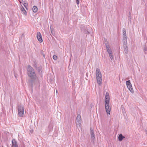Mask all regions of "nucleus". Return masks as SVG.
I'll use <instances>...</instances> for the list:
<instances>
[{
  "instance_id": "7c9ffc66",
  "label": "nucleus",
  "mask_w": 147,
  "mask_h": 147,
  "mask_svg": "<svg viewBox=\"0 0 147 147\" xmlns=\"http://www.w3.org/2000/svg\"><path fill=\"white\" fill-rule=\"evenodd\" d=\"M42 54L43 57H44V58H45V55L44 53H43V52L42 51Z\"/></svg>"
},
{
  "instance_id": "c756f323",
  "label": "nucleus",
  "mask_w": 147,
  "mask_h": 147,
  "mask_svg": "<svg viewBox=\"0 0 147 147\" xmlns=\"http://www.w3.org/2000/svg\"><path fill=\"white\" fill-rule=\"evenodd\" d=\"M121 108L122 109V112L123 113L124 112V111H125V109L123 107L121 106Z\"/></svg>"
},
{
  "instance_id": "c9c22d12",
  "label": "nucleus",
  "mask_w": 147,
  "mask_h": 147,
  "mask_svg": "<svg viewBox=\"0 0 147 147\" xmlns=\"http://www.w3.org/2000/svg\"><path fill=\"white\" fill-rule=\"evenodd\" d=\"M15 75V77H16V78H17V77L16 76V75H15H15Z\"/></svg>"
},
{
  "instance_id": "423d86ee",
  "label": "nucleus",
  "mask_w": 147,
  "mask_h": 147,
  "mask_svg": "<svg viewBox=\"0 0 147 147\" xmlns=\"http://www.w3.org/2000/svg\"><path fill=\"white\" fill-rule=\"evenodd\" d=\"M37 38L40 42H42V35L40 32H38L37 33Z\"/></svg>"
},
{
  "instance_id": "bb28decb",
  "label": "nucleus",
  "mask_w": 147,
  "mask_h": 147,
  "mask_svg": "<svg viewBox=\"0 0 147 147\" xmlns=\"http://www.w3.org/2000/svg\"><path fill=\"white\" fill-rule=\"evenodd\" d=\"M123 38H127L126 34H123Z\"/></svg>"
},
{
  "instance_id": "7ed1b4c3",
  "label": "nucleus",
  "mask_w": 147,
  "mask_h": 147,
  "mask_svg": "<svg viewBox=\"0 0 147 147\" xmlns=\"http://www.w3.org/2000/svg\"><path fill=\"white\" fill-rule=\"evenodd\" d=\"M18 114L21 117H23L24 115V108L20 105L17 106Z\"/></svg>"
},
{
  "instance_id": "9d476101",
  "label": "nucleus",
  "mask_w": 147,
  "mask_h": 147,
  "mask_svg": "<svg viewBox=\"0 0 147 147\" xmlns=\"http://www.w3.org/2000/svg\"><path fill=\"white\" fill-rule=\"evenodd\" d=\"M42 67L41 65L39 66L38 67H36V69L37 70L39 74L40 75H42Z\"/></svg>"
},
{
  "instance_id": "dca6fc26",
  "label": "nucleus",
  "mask_w": 147,
  "mask_h": 147,
  "mask_svg": "<svg viewBox=\"0 0 147 147\" xmlns=\"http://www.w3.org/2000/svg\"><path fill=\"white\" fill-rule=\"evenodd\" d=\"M32 10L34 12L36 13L38 11V8L36 6H34L33 7Z\"/></svg>"
},
{
  "instance_id": "e433bc0d",
  "label": "nucleus",
  "mask_w": 147,
  "mask_h": 147,
  "mask_svg": "<svg viewBox=\"0 0 147 147\" xmlns=\"http://www.w3.org/2000/svg\"><path fill=\"white\" fill-rule=\"evenodd\" d=\"M27 10H28V9L27 8V7H26V8Z\"/></svg>"
},
{
  "instance_id": "20e7f679",
  "label": "nucleus",
  "mask_w": 147,
  "mask_h": 147,
  "mask_svg": "<svg viewBox=\"0 0 147 147\" xmlns=\"http://www.w3.org/2000/svg\"><path fill=\"white\" fill-rule=\"evenodd\" d=\"M105 109L106 110L107 114H110L111 111V108L109 106V103L107 102L105 103Z\"/></svg>"
},
{
  "instance_id": "1a4fd4ad",
  "label": "nucleus",
  "mask_w": 147,
  "mask_h": 147,
  "mask_svg": "<svg viewBox=\"0 0 147 147\" xmlns=\"http://www.w3.org/2000/svg\"><path fill=\"white\" fill-rule=\"evenodd\" d=\"M11 147H18L17 142L15 139H13L12 140Z\"/></svg>"
},
{
  "instance_id": "f257e3e1",
  "label": "nucleus",
  "mask_w": 147,
  "mask_h": 147,
  "mask_svg": "<svg viewBox=\"0 0 147 147\" xmlns=\"http://www.w3.org/2000/svg\"><path fill=\"white\" fill-rule=\"evenodd\" d=\"M27 69V74L30 79L28 80L29 85L32 88L33 85L35 83L36 79L37 76L35 73L34 70L32 66L30 65L28 66Z\"/></svg>"
},
{
  "instance_id": "2eb2a0df",
  "label": "nucleus",
  "mask_w": 147,
  "mask_h": 147,
  "mask_svg": "<svg viewBox=\"0 0 147 147\" xmlns=\"http://www.w3.org/2000/svg\"><path fill=\"white\" fill-rule=\"evenodd\" d=\"M107 46H106V48L107 49V50L108 53L109 54V53H113L112 51L111 48L109 47V46L107 47Z\"/></svg>"
},
{
  "instance_id": "6e6552de",
  "label": "nucleus",
  "mask_w": 147,
  "mask_h": 147,
  "mask_svg": "<svg viewBox=\"0 0 147 147\" xmlns=\"http://www.w3.org/2000/svg\"><path fill=\"white\" fill-rule=\"evenodd\" d=\"M20 7L21 8V11L22 14H24L25 16L27 15V13L24 8L21 4L20 5Z\"/></svg>"
},
{
  "instance_id": "b1692460",
  "label": "nucleus",
  "mask_w": 147,
  "mask_h": 147,
  "mask_svg": "<svg viewBox=\"0 0 147 147\" xmlns=\"http://www.w3.org/2000/svg\"><path fill=\"white\" fill-rule=\"evenodd\" d=\"M53 59L55 60H56L57 59V56L56 55H54L53 56Z\"/></svg>"
},
{
  "instance_id": "473e14b6",
  "label": "nucleus",
  "mask_w": 147,
  "mask_h": 147,
  "mask_svg": "<svg viewBox=\"0 0 147 147\" xmlns=\"http://www.w3.org/2000/svg\"><path fill=\"white\" fill-rule=\"evenodd\" d=\"M34 67H35V68L36 69V67H37V65H36V63L35 64V65H34Z\"/></svg>"
},
{
  "instance_id": "f704fd0d",
  "label": "nucleus",
  "mask_w": 147,
  "mask_h": 147,
  "mask_svg": "<svg viewBox=\"0 0 147 147\" xmlns=\"http://www.w3.org/2000/svg\"><path fill=\"white\" fill-rule=\"evenodd\" d=\"M129 16H130V15H131V13H130V12H129Z\"/></svg>"
},
{
  "instance_id": "aec40b11",
  "label": "nucleus",
  "mask_w": 147,
  "mask_h": 147,
  "mask_svg": "<svg viewBox=\"0 0 147 147\" xmlns=\"http://www.w3.org/2000/svg\"><path fill=\"white\" fill-rule=\"evenodd\" d=\"M81 30L84 33L86 34H90V32L88 31L86 29H81Z\"/></svg>"
},
{
  "instance_id": "f03ea898",
  "label": "nucleus",
  "mask_w": 147,
  "mask_h": 147,
  "mask_svg": "<svg viewBox=\"0 0 147 147\" xmlns=\"http://www.w3.org/2000/svg\"><path fill=\"white\" fill-rule=\"evenodd\" d=\"M96 75L98 84L99 86L101 85L102 81V76L100 70L98 68L96 69Z\"/></svg>"
},
{
  "instance_id": "393cba45",
  "label": "nucleus",
  "mask_w": 147,
  "mask_h": 147,
  "mask_svg": "<svg viewBox=\"0 0 147 147\" xmlns=\"http://www.w3.org/2000/svg\"><path fill=\"white\" fill-rule=\"evenodd\" d=\"M23 4L25 8H26V7H28V5L27 3L24 2V3H23Z\"/></svg>"
},
{
  "instance_id": "4be33fe9",
  "label": "nucleus",
  "mask_w": 147,
  "mask_h": 147,
  "mask_svg": "<svg viewBox=\"0 0 147 147\" xmlns=\"http://www.w3.org/2000/svg\"><path fill=\"white\" fill-rule=\"evenodd\" d=\"M126 84L127 86L129 85H131V83L130 80H129L127 81L126 82Z\"/></svg>"
},
{
  "instance_id": "ddd939ff",
  "label": "nucleus",
  "mask_w": 147,
  "mask_h": 147,
  "mask_svg": "<svg viewBox=\"0 0 147 147\" xmlns=\"http://www.w3.org/2000/svg\"><path fill=\"white\" fill-rule=\"evenodd\" d=\"M123 45H127V38H123Z\"/></svg>"
},
{
  "instance_id": "72a5a7b5",
  "label": "nucleus",
  "mask_w": 147,
  "mask_h": 147,
  "mask_svg": "<svg viewBox=\"0 0 147 147\" xmlns=\"http://www.w3.org/2000/svg\"><path fill=\"white\" fill-rule=\"evenodd\" d=\"M128 18L129 19H130V20H131V16H129Z\"/></svg>"
},
{
  "instance_id": "f8f14e48",
  "label": "nucleus",
  "mask_w": 147,
  "mask_h": 147,
  "mask_svg": "<svg viewBox=\"0 0 147 147\" xmlns=\"http://www.w3.org/2000/svg\"><path fill=\"white\" fill-rule=\"evenodd\" d=\"M124 50L125 53L126 54H127L128 53V47L127 45H123Z\"/></svg>"
},
{
  "instance_id": "c85d7f7f",
  "label": "nucleus",
  "mask_w": 147,
  "mask_h": 147,
  "mask_svg": "<svg viewBox=\"0 0 147 147\" xmlns=\"http://www.w3.org/2000/svg\"><path fill=\"white\" fill-rule=\"evenodd\" d=\"M76 3L77 5H78L80 3L79 0H76Z\"/></svg>"
},
{
  "instance_id": "a878e982",
  "label": "nucleus",
  "mask_w": 147,
  "mask_h": 147,
  "mask_svg": "<svg viewBox=\"0 0 147 147\" xmlns=\"http://www.w3.org/2000/svg\"><path fill=\"white\" fill-rule=\"evenodd\" d=\"M123 34H126V30L124 28L123 29Z\"/></svg>"
},
{
  "instance_id": "39448f33",
  "label": "nucleus",
  "mask_w": 147,
  "mask_h": 147,
  "mask_svg": "<svg viewBox=\"0 0 147 147\" xmlns=\"http://www.w3.org/2000/svg\"><path fill=\"white\" fill-rule=\"evenodd\" d=\"M76 124L79 125V126L80 125L81 123V115H78L76 117Z\"/></svg>"
},
{
  "instance_id": "6ab92c4d",
  "label": "nucleus",
  "mask_w": 147,
  "mask_h": 147,
  "mask_svg": "<svg viewBox=\"0 0 147 147\" xmlns=\"http://www.w3.org/2000/svg\"><path fill=\"white\" fill-rule=\"evenodd\" d=\"M53 126L49 124L48 126V130L49 132L52 130Z\"/></svg>"
},
{
  "instance_id": "4468645a",
  "label": "nucleus",
  "mask_w": 147,
  "mask_h": 147,
  "mask_svg": "<svg viewBox=\"0 0 147 147\" xmlns=\"http://www.w3.org/2000/svg\"><path fill=\"white\" fill-rule=\"evenodd\" d=\"M127 88L129 89V90L132 93H134V90L132 88L131 84V85H129L127 86Z\"/></svg>"
},
{
  "instance_id": "412c9836",
  "label": "nucleus",
  "mask_w": 147,
  "mask_h": 147,
  "mask_svg": "<svg viewBox=\"0 0 147 147\" xmlns=\"http://www.w3.org/2000/svg\"><path fill=\"white\" fill-rule=\"evenodd\" d=\"M144 51L145 54H147V48L146 46H144Z\"/></svg>"
},
{
  "instance_id": "a211bd4d",
  "label": "nucleus",
  "mask_w": 147,
  "mask_h": 147,
  "mask_svg": "<svg viewBox=\"0 0 147 147\" xmlns=\"http://www.w3.org/2000/svg\"><path fill=\"white\" fill-rule=\"evenodd\" d=\"M105 103L107 102L108 103H109L110 102V98L109 97H105Z\"/></svg>"
},
{
  "instance_id": "0eeeda50",
  "label": "nucleus",
  "mask_w": 147,
  "mask_h": 147,
  "mask_svg": "<svg viewBox=\"0 0 147 147\" xmlns=\"http://www.w3.org/2000/svg\"><path fill=\"white\" fill-rule=\"evenodd\" d=\"M90 136L93 140L95 139V136L94 134V131L92 127H90Z\"/></svg>"
},
{
  "instance_id": "5701e85b",
  "label": "nucleus",
  "mask_w": 147,
  "mask_h": 147,
  "mask_svg": "<svg viewBox=\"0 0 147 147\" xmlns=\"http://www.w3.org/2000/svg\"><path fill=\"white\" fill-rule=\"evenodd\" d=\"M109 57L111 58V59L112 60H113L114 59V58H113V53H109Z\"/></svg>"
},
{
  "instance_id": "f3484780",
  "label": "nucleus",
  "mask_w": 147,
  "mask_h": 147,
  "mask_svg": "<svg viewBox=\"0 0 147 147\" xmlns=\"http://www.w3.org/2000/svg\"><path fill=\"white\" fill-rule=\"evenodd\" d=\"M104 41L105 42V45L106 47V46H107V47L109 46V42L107 41V39L106 38H104Z\"/></svg>"
},
{
  "instance_id": "9b49d317",
  "label": "nucleus",
  "mask_w": 147,
  "mask_h": 147,
  "mask_svg": "<svg viewBox=\"0 0 147 147\" xmlns=\"http://www.w3.org/2000/svg\"><path fill=\"white\" fill-rule=\"evenodd\" d=\"M125 138V137L123 136L121 134H120L118 136V140L120 142L121 141Z\"/></svg>"
},
{
  "instance_id": "4c0bfd02",
  "label": "nucleus",
  "mask_w": 147,
  "mask_h": 147,
  "mask_svg": "<svg viewBox=\"0 0 147 147\" xmlns=\"http://www.w3.org/2000/svg\"><path fill=\"white\" fill-rule=\"evenodd\" d=\"M23 35H24V34L23 33V34H22V36H23Z\"/></svg>"
},
{
  "instance_id": "2f4dec72",
  "label": "nucleus",
  "mask_w": 147,
  "mask_h": 147,
  "mask_svg": "<svg viewBox=\"0 0 147 147\" xmlns=\"http://www.w3.org/2000/svg\"><path fill=\"white\" fill-rule=\"evenodd\" d=\"M30 132H31V133H32L33 132V130H30Z\"/></svg>"
},
{
  "instance_id": "cd10ccee",
  "label": "nucleus",
  "mask_w": 147,
  "mask_h": 147,
  "mask_svg": "<svg viewBox=\"0 0 147 147\" xmlns=\"http://www.w3.org/2000/svg\"><path fill=\"white\" fill-rule=\"evenodd\" d=\"M106 97H109V93H108V92H106V94H105V96Z\"/></svg>"
}]
</instances>
